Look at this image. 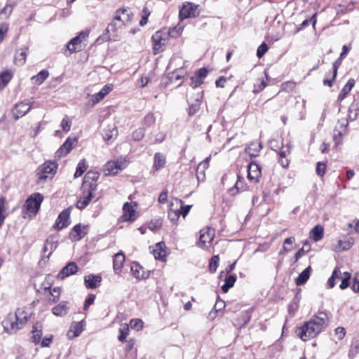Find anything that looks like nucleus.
<instances>
[{
  "mask_svg": "<svg viewBox=\"0 0 359 359\" xmlns=\"http://www.w3.org/2000/svg\"><path fill=\"white\" fill-rule=\"evenodd\" d=\"M329 318L324 311H319L316 315L304 323L302 327L296 330V334L303 341H306L314 338L323 332L328 325Z\"/></svg>",
  "mask_w": 359,
  "mask_h": 359,
  "instance_id": "f257e3e1",
  "label": "nucleus"
},
{
  "mask_svg": "<svg viewBox=\"0 0 359 359\" xmlns=\"http://www.w3.org/2000/svg\"><path fill=\"white\" fill-rule=\"evenodd\" d=\"M43 201V196L40 193L31 194L24 203V219L35 217L39 212L41 203Z\"/></svg>",
  "mask_w": 359,
  "mask_h": 359,
  "instance_id": "f03ea898",
  "label": "nucleus"
},
{
  "mask_svg": "<svg viewBox=\"0 0 359 359\" xmlns=\"http://www.w3.org/2000/svg\"><path fill=\"white\" fill-rule=\"evenodd\" d=\"M57 164L53 161H46L37 169V183L43 184L48 179L51 180L57 170Z\"/></svg>",
  "mask_w": 359,
  "mask_h": 359,
  "instance_id": "7ed1b4c3",
  "label": "nucleus"
},
{
  "mask_svg": "<svg viewBox=\"0 0 359 359\" xmlns=\"http://www.w3.org/2000/svg\"><path fill=\"white\" fill-rule=\"evenodd\" d=\"M97 185L90 182L87 184V181L84 180L82 186L83 194L81 198L76 203L77 208L80 210L84 209L94 198V192L96 190Z\"/></svg>",
  "mask_w": 359,
  "mask_h": 359,
  "instance_id": "20e7f679",
  "label": "nucleus"
},
{
  "mask_svg": "<svg viewBox=\"0 0 359 359\" xmlns=\"http://www.w3.org/2000/svg\"><path fill=\"white\" fill-rule=\"evenodd\" d=\"M22 324L17 313H9L6 319L2 321V326L4 330L8 334L15 333L20 327L19 325Z\"/></svg>",
  "mask_w": 359,
  "mask_h": 359,
  "instance_id": "39448f33",
  "label": "nucleus"
},
{
  "mask_svg": "<svg viewBox=\"0 0 359 359\" xmlns=\"http://www.w3.org/2000/svg\"><path fill=\"white\" fill-rule=\"evenodd\" d=\"M126 167V161L124 158H118L116 161H108L104 167L105 175H115L119 171L123 170Z\"/></svg>",
  "mask_w": 359,
  "mask_h": 359,
  "instance_id": "423d86ee",
  "label": "nucleus"
},
{
  "mask_svg": "<svg viewBox=\"0 0 359 359\" xmlns=\"http://www.w3.org/2000/svg\"><path fill=\"white\" fill-rule=\"evenodd\" d=\"M199 15L198 6L190 2H185L181 6L179 11V17L181 20L196 18Z\"/></svg>",
  "mask_w": 359,
  "mask_h": 359,
  "instance_id": "0eeeda50",
  "label": "nucleus"
},
{
  "mask_svg": "<svg viewBox=\"0 0 359 359\" xmlns=\"http://www.w3.org/2000/svg\"><path fill=\"white\" fill-rule=\"evenodd\" d=\"M167 37L168 36L166 34H163L161 32H157L152 36L154 54H157L163 51V46L165 45Z\"/></svg>",
  "mask_w": 359,
  "mask_h": 359,
  "instance_id": "6e6552de",
  "label": "nucleus"
},
{
  "mask_svg": "<svg viewBox=\"0 0 359 359\" xmlns=\"http://www.w3.org/2000/svg\"><path fill=\"white\" fill-rule=\"evenodd\" d=\"M57 248V241L53 236H49L43 245L42 257L49 259L53 251Z\"/></svg>",
  "mask_w": 359,
  "mask_h": 359,
  "instance_id": "1a4fd4ad",
  "label": "nucleus"
},
{
  "mask_svg": "<svg viewBox=\"0 0 359 359\" xmlns=\"http://www.w3.org/2000/svg\"><path fill=\"white\" fill-rule=\"evenodd\" d=\"M261 167L255 161H252L248 166V178L249 180L257 182L261 177Z\"/></svg>",
  "mask_w": 359,
  "mask_h": 359,
  "instance_id": "9d476101",
  "label": "nucleus"
},
{
  "mask_svg": "<svg viewBox=\"0 0 359 359\" xmlns=\"http://www.w3.org/2000/svg\"><path fill=\"white\" fill-rule=\"evenodd\" d=\"M213 230L210 229H202L200 231V238L198 243V247L205 248L206 244L213 240Z\"/></svg>",
  "mask_w": 359,
  "mask_h": 359,
  "instance_id": "9b49d317",
  "label": "nucleus"
},
{
  "mask_svg": "<svg viewBox=\"0 0 359 359\" xmlns=\"http://www.w3.org/2000/svg\"><path fill=\"white\" fill-rule=\"evenodd\" d=\"M76 141V138L68 137L63 144L56 151L55 155L58 158H61L67 155L72 149V144Z\"/></svg>",
  "mask_w": 359,
  "mask_h": 359,
  "instance_id": "f8f14e48",
  "label": "nucleus"
},
{
  "mask_svg": "<svg viewBox=\"0 0 359 359\" xmlns=\"http://www.w3.org/2000/svg\"><path fill=\"white\" fill-rule=\"evenodd\" d=\"M78 271V266L75 262H71L68 263L57 274V278L64 279L70 275L76 273Z\"/></svg>",
  "mask_w": 359,
  "mask_h": 359,
  "instance_id": "ddd939ff",
  "label": "nucleus"
},
{
  "mask_svg": "<svg viewBox=\"0 0 359 359\" xmlns=\"http://www.w3.org/2000/svg\"><path fill=\"white\" fill-rule=\"evenodd\" d=\"M69 216L70 212L69 209L65 210L62 212H61L56 219L55 227L58 230H61L62 229L67 226L69 225Z\"/></svg>",
  "mask_w": 359,
  "mask_h": 359,
  "instance_id": "4468645a",
  "label": "nucleus"
},
{
  "mask_svg": "<svg viewBox=\"0 0 359 359\" xmlns=\"http://www.w3.org/2000/svg\"><path fill=\"white\" fill-rule=\"evenodd\" d=\"M117 135V129L114 125H108L107 128L103 130L102 133L103 138L107 144H110L114 139L116 137Z\"/></svg>",
  "mask_w": 359,
  "mask_h": 359,
  "instance_id": "2eb2a0df",
  "label": "nucleus"
},
{
  "mask_svg": "<svg viewBox=\"0 0 359 359\" xmlns=\"http://www.w3.org/2000/svg\"><path fill=\"white\" fill-rule=\"evenodd\" d=\"M101 281L102 277L100 275L90 274L84 277V284L88 289L97 287Z\"/></svg>",
  "mask_w": 359,
  "mask_h": 359,
  "instance_id": "dca6fc26",
  "label": "nucleus"
},
{
  "mask_svg": "<svg viewBox=\"0 0 359 359\" xmlns=\"http://www.w3.org/2000/svg\"><path fill=\"white\" fill-rule=\"evenodd\" d=\"M166 164L165 156L160 152H157L154 156V165L152 167V172L158 171L163 168Z\"/></svg>",
  "mask_w": 359,
  "mask_h": 359,
  "instance_id": "f3484780",
  "label": "nucleus"
},
{
  "mask_svg": "<svg viewBox=\"0 0 359 359\" xmlns=\"http://www.w3.org/2000/svg\"><path fill=\"white\" fill-rule=\"evenodd\" d=\"M125 260V255L122 252H119L114 255L113 259V268L115 273H121Z\"/></svg>",
  "mask_w": 359,
  "mask_h": 359,
  "instance_id": "a211bd4d",
  "label": "nucleus"
},
{
  "mask_svg": "<svg viewBox=\"0 0 359 359\" xmlns=\"http://www.w3.org/2000/svg\"><path fill=\"white\" fill-rule=\"evenodd\" d=\"M131 272L135 278L137 279L147 278L149 274L145 272L143 267L137 262H133L130 267Z\"/></svg>",
  "mask_w": 359,
  "mask_h": 359,
  "instance_id": "6ab92c4d",
  "label": "nucleus"
},
{
  "mask_svg": "<svg viewBox=\"0 0 359 359\" xmlns=\"http://www.w3.org/2000/svg\"><path fill=\"white\" fill-rule=\"evenodd\" d=\"M85 226H81V224H76L70 232V237L74 241H79L82 239L86 233L83 232V229H85Z\"/></svg>",
  "mask_w": 359,
  "mask_h": 359,
  "instance_id": "aec40b11",
  "label": "nucleus"
},
{
  "mask_svg": "<svg viewBox=\"0 0 359 359\" xmlns=\"http://www.w3.org/2000/svg\"><path fill=\"white\" fill-rule=\"evenodd\" d=\"M262 148V145L261 142H253L245 147V151L251 157H256L259 155V152Z\"/></svg>",
  "mask_w": 359,
  "mask_h": 359,
  "instance_id": "412c9836",
  "label": "nucleus"
},
{
  "mask_svg": "<svg viewBox=\"0 0 359 359\" xmlns=\"http://www.w3.org/2000/svg\"><path fill=\"white\" fill-rule=\"evenodd\" d=\"M359 113V101L354 99L348 109V120L353 121L357 119Z\"/></svg>",
  "mask_w": 359,
  "mask_h": 359,
  "instance_id": "4be33fe9",
  "label": "nucleus"
},
{
  "mask_svg": "<svg viewBox=\"0 0 359 359\" xmlns=\"http://www.w3.org/2000/svg\"><path fill=\"white\" fill-rule=\"evenodd\" d=\"M123 210L124 212L123 217L125 221H132L135 219V210L130 203L128 202L125 203L123 206Z\"/></svg>",
  "mask_w": 359,
  "mask_h": 359,
  "instance_id": "5701e85b",
  "label": "nucleus"
},
{
  "mask_svg": "<svg viewBox=\"0 0 359 359\" xmlns=\"http://www.w3.org/2000/svg\"><path fill=\"white\" fill-rule=\"evenodd\" d=\"M68 302L63 301L52 309V313L57 316H64L67 313L69 307Z\"/></svg>",
  "mask_w": 359,
  "mask_h": 359,
  "instance_id": "b1692460",
  "label": "nucleus"
},
{
  "mask_svg": "<svg viewBox=\"0 0 359 359\" xmlns=\"http://www.w3.org/2000/svg\"><path fill=\"white\" fill-rule=\"evenodd\" d=\"M311 272V267L309 266L295 278V284L302 285L309 280Z\"/></svg>",
  "mask_w": 359,
  "mask_h": 359,
  "instance_id": "393cba45",
  "label": "nucleus"
},
{
  "mask_svg": "<svg viewBox=\"0 0 359 359\" xmlns=\"http://www.w3.org/2000/svg\"><path fill=\"white\" fill-rule=\"evenodd\" d=\"M355 85V80L353 79H350L347 81L346 84L344 86V88L341 90L337 100L339 102L342 101L346 96L349 93L353 87Z\"/></svg>",
  "mask_w": 359,
  "mask_h": 359,
  "instance_id": "a878e982",
  "label": "nucleus"
},
{
  "mask_svg": "<svg viewBox=\"0 0 359 359\" xmlns=\"http://www.w3.org/2000/svg\"><path fill=\"white\" fill-rule=\"evenodd\" d=\"M202 100L203 95L199 93L197 94L194 102L190 104L188 109V114L189 116H194L200 109Z\"/></svg>",
  "mask_w": 359,
  "mask_h": 359,
  "instance_id": "bb28decb",
  "label": "nucleus"
},
{
  "mask_svg": "<svg viewBox=\"0 0 359 359\" xmlns=\"http://www.w3.org/2000/svg\"><path fill=\"white\" fill-rule=\"evenodd\" d=\"M83 330V321L79 323H73L71 325L70 330L67 332L69 338H74L78 337Z\"/></svg>",
  "mask_w": 359,
  "mask_h": 359,
  "instance_id": "cd10ccee",
  "label": "nucleus"
},
{
  "mask_svg": "<svg viewBox=\"0 0 359 359\" xmlns=\"http://www.w3.org/2000/svg\"><path fill=\"white\" fill-rule=\"evenodd\" d=\"M324 235V229L321 225L315 226L310 232V238L314 241L318 242L320 241Z\"/></svg>",
  "mask_w": 359,
  "mask_h": 359,
  "instance_id": "c85d7f7f",
  "label": "nucleus"
},
{
  "mask_svg": "<svg viewBox=\"0 0 359 359\" xmlns=\"http://www.w3.org/2000/svg\"><path fill=\"white\" fill-rule=\"evenodd\" d=\"M32 341L35 344H38L41 341V338L42 336V325L36 323L33 326V330L32 331Z\"/></svg>",
  "mask_w": 359,
  "mask_h": 359,
  "instance_id": "c756f323",
  "label": "nucleus"
},
{
  "mask_svg": "<svg viewBox=\"0 0 359 359\" xmlns=\"http://www.w3.org/2000/svg\"><path fill=\"white\" fill-rule=\"evenodd\" d=\"M236 280V276L234 274L226 276L224 279V283L222 286V290L226 293L231 287H232Z\"/></svg>",
  "mask_w": 359,
  "mask_h": 359,
  "instance_id": "7c9ffc66",
  "label": "nucleus"
},
{
  "mask_svg": "<svg viewBox=\"0 0 359 359\" xmlns=\"http://www.w3.org/2000/svg\"><path fill=\"white\" fill-rule=\"evenodd\" d=\"M111 90V88L109 86H104V88L100 90L99 93L93 95L92 100L93 103H98L100 101H101L110 92Z\"/></svg>",
  "mask_w": 359,
  "mask_h": 359,
  "instance_id": "2f4dec72",
  "label": "nucleus"
},
{
  "mask_svg": "<svg viewBox=\"0 0 359 359\" xmlns=\"http://www.w3.org/2000/svg\"><path fill=\"white\" fill-rule=\"evenodd\" d=\"M48 71L43 69L37 75L33 76L31 79L34 83L40 85L48 78Z\"/></svg>",
  "mask_w": 359,
  "mask_h": 359,
  "instance_id": "473e14b6",
  "label": "nucleus"
},
{
  "mask_svg": "<svg viewBox=\"0 0 359 359\" xmlns=\"http://www.w3.org/2000/svg\"><path fill=\"white\" fill-rule=\"evenodd\" d=\"M132 13L129 11L128 9H126V8H121V9H118L116 11V13H115V15L114 17V19L113 20H115V21H117V22H122L123 23V21L124 20H123L121 18V15H126L127 16V18L126 20H130V15H131Z\"/></svg>",
  "mask_w": 359,
  "mask_h": 359,
  "instance_id": "72a5a7b5",
  "label": "nucleus"
},
{
  "mask_svg": "<svg viewBox=\"0 0 359 359\" xmlns=\"http://www.w3.org/2000/svg\"><path fill=\"white\" fill-rule=\"evenodd\" d=\"M81 43V40L79 39L78 37L75 36L72 39H71L69 42L67 44V49L69 50L70 53H74L76 50L80 49Z\"/></svg>",
  "mask_w": 359,
  "mask_h": 359,
  "instance_id": "f704fd0d",
  "label": "nucleus"
},
{
  "mask_svg": "<svg viewBox=\"0 0 359 359\" xmlns=\"http://www.w3.org/2000/svg\"><path fill=\"white\" fill-rule=\"evenodd\" d=\"M353 243L350 241H338L337 245L335 246V250L337 252H341L350 249L352 246Z\"/></svg>",
  "mask_w": 359,
  "mask_h": 359,
  "instance_id": "c9c22d12",
  "label": "nucleus"
},
{
  "mask_svg": "<svg viewBox=\"0 0 359 359\" xmlns=\"http://www.w3.org/2000/svg\"><path fill=\"white\" fill-rule=\"evenodd\" d=\"M11 114L15 121L22 117V104L18 103L15 104L13 108L11 109Z\"/></svg>",
  "mask_w": 359,
  "mask_h": 359,
  "instance_id": "e433bc0d",
  "label": "nucleus"
},
{
  "mask_svg": "<svg viewBox=\"0 0 359 359\" xmlns=\"http://www.w3.org/2000/svg\"><path fill=\"white\" fill-rule=\"evenodd\" d=\"M341 271L339 269L335 268L332 271L331 277L327 280V285L330 288H332L335 285L336 279H339Z\"/></svg>",
  "mask_w": 359,
  "mask_h": 359,
  "instance_id": "4c0bfd02",
  "label": "nucleus"
},
{
  "mask_svg": "<svg viewBox=\"0 0 359 359\" xmlns=\"http://www.w3.org/2000/svg\"><path fill=\"white\" fill-rule=\"evenodd\" d=\"M6 199L4 197H0V227L3 224L6 217Z\"/></svg>",
  "mask_w": 359,
  "mask_h": 359,
  "instance_id": "58836bf2",
  "label": "nucleus"
},
{
  "mask_svg": "<svg viewBox=\"0 0 359 359\" xmlns=\"http://www.w3.org/2000/svg\"><path fill=\"white\" fill-rule=\"evenodd\" d=\"M351 278V275L348 272H344L343 273L342 276H341V275H339V279H341L339 287L341 290H344L348 287L349 280H350Z\"/></svg>",
  "mask_w": 359,
  "mask_h": 359,
  "instance_id": "ea45409f",
  "label": "nucleus"
},
{
  "mask_svg": "<svg viewBox=\"0 0 359 359\" xmlns=\"http://www.w3.org/2000/svg\"><path fill=\"white\" fill-rule=\"evenodd\" d=\"M185 72L182 68L176 69L169 76L171 81H178L184 77Z\"/></svg>",
  "mask_w": 359,
  "mask_h": 359,
  "instance_id": "a19ab883",
  "label": "nucleus"
},
{
  "mask_svg": "<svg viewBox=\"0 0 359 359\" xmlns=\"http://www.w3.org/2000/svg\"><path fill=\"white\" fill-rule=\"evenodd\" d=\"M11 79L10 73L6 72L0 74V90L4 88Z\"/></svg>",
  "mask_w": 359,
  "mask_h": 359,
  "instance_id": "79ce46f5",
  "label": "nucleus"
},
{
  "mask_svg": "<svg viewBox=\"0 0 359 359\" xmlns=\"http://www.w3.org/2000/svg\"><path fill=\"white\" fill-rule=\"evenodd\" d=\"M87 167L85 164L84 161H81L76 167V172L74 173V177H81L86 170Z\"/></svg>",
  "mask_w": 359,
  "mask_h": 359,
  "instance_id": "37998d69",
  "label": "nucleus"
},
{
  "mask_svg": "<svg viewBox=\"0 0 359 359\" xmlns=\"http://www.w3.org/2000/svg\"><path fill=\"white\" fill-rule=\"evenodd\" d=\"M313 21V27L315 28L317 20H316V14H313L310 19H306L304 20L302 23L300 25V27L297 29V32L300 31L301 29L306 27L310 22Z\"/></svg>",
  "mask_w": 359,
  "mask_h": 359,
  "instance_id": "c03bdc74",
  "label": "nucleus"
},
{
  "mask_svg": "<svg viewBox=\"0 0 359 359\" xmlns=\"http://www.w3.org/2000/svg\"><path fill=\"white\" fill-rule=\"evenodd\" d=\"M219 258L218 255H214L213 257H212L209 265V271L211 273H214L216 271L217 268L219 265Z\"/></svg>",
  "mask_w": 359,
  "mask_h": 359,
  "instance_id": "a18cd8bd",
  "label": "nucleus"
},
{
  "mask_svg": "<svg viewBox=\"0 0 359 359\" xmlns=\"http://www.w3.org/2000/svg\"><path fill=\"white\" fill-rule=\"evenodd\" d=\"M122 25H123V23L112 20L111 22L108 25L106 31L107 32H115L118 29L121 28Z\"/></svg>",
  "mask_w": 359,
  "mask_h": 359,
  "instance_id": "49530a36",
  "label": "nucleus"
},
{
  "mask_svg": "<svg viewBox=\"0 0 359 359\" xmlns=\"http://www.w3.org/2000/svg\"><path fill=\"white\" fill-rule=\"evenodd\" d=\"M242 180H243V177H241L240 175H237V182H236L235 186L233 188L230 189V190H229L231 195L236 194L238 192L239 189H243Z\"/></svg>",
  "mask_w": 359,
  "mask_h": 359,
  "instance_id": "de8ad7c7",
  "label": "nucleus"
},
{
  "mask_svg": "<svg viewBox=\"0 0 359 359\" xmlns=\"http://www.w3.org/2000/svg\"><path fill=\"white\" fill-rule=\"evenodd\" d=\"M129 327L127 325H123L119 329L120 335L118 336L119 341L123 342L126 340V337L128 335Z\"/></svg>",
  "mask_w": 359,
  "mask_h": 359,
  "instance_id": "09e8293b",
  "label": "nucleus"
},
{
  "mask_svg": "<svg viewBox=\"0 0 359 359\" xmlns=\"http://www.w3.org/2000/svg\"><path fill=\"white\" fill-rule=\"evenodd\" d=\"M359 354V342L353 344L348 351V357L353 358Z\"/></svg>",
  "mask_w": 359,
  "mask_h": 359,
  "instance_id": "8fccbe9b",
  "label": "nucleus"
},
{
  "mask_svg": "<svg viewBox=\"0 0 359 359\" xmlns=\"http://www.w3.org/2000/svg\"><path fill=\"white\" fill-rule=\"evenodd\" d=\"M162 226V221L160 219H152L148 224V227L151 231L159 229Z\"/></svg>",
  "mask_w": 359,
  "mask_h": 359,
  "instance_id": "3c124183",
  "label": "nucleus"
},
{
  "mask_svg": "<svg viewBox=\"0 0 359 359\" xmlns=\"http://www.w3.org/2000/svg\"><path fill=\"white\" fill-rule=\"evenodd\" d=\"M179 202L181 204V208L180 210H177V211L180 215H182L183 217H185L189 212L191 205H183V201L180 199L179 200Z\"/></svg>",
  "mask_w": 359,
  "mask_h": 359,
  "instance_id": "603ef678",
  "label": "nucleus"
},
{
  "mask_svg": "<svg viewBox=\"0 0 359 359\" xmlns=\"http://www.w3.org/2000/svg\"><path fill=\"white\" fill-rule=\"evenodd\" d=\"M144 136V129L143 128H139L135 130L132 135L133 139L136 141L142 140Z\"/></svg>",
  "mask_w": 359,
  "mask_h": 359,
  "instance_id": "864d4df0",
  "label": "nucleus"
},
{
  "mask_svg": "<svg viewBox=\"0 0 359 359\" xmlns=\"http://www.w3.org/2000/svg\"><path fill=\"white\" fill-rule=\"evenodd\" d=\"M12 12V6L6 5L0 11V18L6 19Z\"/></svg>",
  "mask_w": 359,
  "mask_h": 359,
  "instance_id": "5fc2aeb1",
  "label": "nucleus"
},
{
  "mask_svg": "<svg viewBox=\"0 0 359 359\" xmlns=\"http://www.w3.org/2000/svg\"><path fill=\"white\" fill-rule=\"evenodd\" d=\"M269 48L266 43L263 42L257 48V56L259 58L262 57L267 52Z\"/></svg>",
  "mask_w": 359,
  "mask_h": 359,
  "instance_id": "6e6d98bb",
  "label": "nucleus"
},
{
  "mask_svg": "<svg viewBox=\"0 0 359 359\" xmlns=\"http://www.w3.org/2000/svg\"><path fill=\"white\" fill-rule=\"evenodd\" d=\"M153 254L156 259L160 260H164L166 257V252L164 249H154Z\"/></svg>",
  "mask_w": 359,
  "mask_h": 359,
  "instance_id": "4d7b16f0",
  "label": "nucleus"
},
{
  "mask_svg": "<svg viewBox=\"0 0 359 359\" xmlns=\"http://www.w3.org/2000/svg\"><path fill=\"white\" fill-rule=\"evenodd\" d=\"M325 170H326L325 163H324L323 162H318L317 165H316V174L318 176L323 177L325 173Z\"/></svg>",
  "mask_w": 359,
  "mask_h": 359,
  "instance_id": "13d9d810",
  "label": "nucleus"
},
{
  "mask_svg": "<svg viewBox=\"0 0 359 359\" xmlns=\"http://www.w3.org/2000/svg\"><path fill=\"white\" fill-rule=\"evenodd\" d=\"M343 59H344L343 57H341L339 56V58L337 59L336 61L333 63V65H332V70H333L332 79H335V78L337 77L338 68L341 65Z\"/></svg>",
  "mask_w": 359,
  "mask_h": 359,
  "instance_id": "bf43d9fd",
  "label": "nucleus"
},
{
  "mask_svg": "<svg viewBox=\"0 0 359 359\" xmlns=\"http://www.w3.org/2000/svg\"><path fill=\"white\" fill-rule=\"evenodd\" d=\"M143 323L140 319H133L130 320V326L131 328L135 330H140L142 328Z\"/></svg>",
  "mask_w": 359,
  "mask_h": 359,
  "instance_id": "052dcab7",
  "label": "nucleus"
},
{
  "mask_svg": "<svg viewBox=\"0 0 359 359\" xmlns=\"http://www.w3.org/2000/svg\"><path fill=\"white\" fill-rule=\"evenodd\" d=\"M95 299V295L93 294H90L85 300L83 309L84 310H87L88 307L92 305Z\"/></svg>",
  "mask_w": 359,
  "mask_h": 359,
  "instance_id": "680f3d73",
  "label": "nucleus"
},
{
  "mask_svg": "<svg viewBox=\"0 0 359 359\" xmlns=\"http://www.w3.org/2000/svg\"><path fill=\"white\" fill-rule=\"evenodd\" d=\"M208 73V70L205 67H203L197 70L194 76L203 81V79L207 76Z\"/></svg>",
  "mask_w": 359,
  "mask_h": 359,
  "instance_id": "e2e57ef3",
  "label": "nucleus"
},
{
  "mask_svg": "<svg viewBox=\"0 0 359 359\" xmlns=\"http://www.w3.org/2000/svg\"><path fill=\"white\" fill-rule=\"evenodd\" d=\"M71 125V121L69 120V118L67 116L63 118L61 123V127L64 131L68 132L70 130Z\"/></svg>",
  "mask_w": 359,
  "mask_h": 359,
  "instance_id": "0e129e2a",
  "label": "nucleus"
},
{
  "mask_svg": "<svg viewBox=\"0 0 359 359\" xmlns=\"http://www.w3.org/2000/svg\"><path fill=\"white\" fill-rule=\"evenodd\" d=\"M334 334L339 340H341L346 334L345 329L343 327H338L334 330Z\"/></svg>",
  "mask_w": 359,
  "mask_h": 359,
  "instance_id": "69168bd1",
  "label": "nucleus"
},
{
  "mask_svg": "<svg viewBox=\"0 0 359 359\" xmlns=\"http://www.w3.org/2000/svg\"><path fill=\"white\" fill-rule=\"evenodd\" d=\"M190 79H191L190 86L194 88H197L198 86H201L203 83V80L199 79L196 76H191Z\"/></svg>",
  "mask_w": 359,
  "mask_h": 359,
  "instance_id": "338daca9",
  "label": "nucleus"
},
{
  "mask_svg": "<svg viewBox=\"0 0 359 359\" xmlns=\"http://www.w3.org/2000/svg\"><path fill=\"white\" fill-rule=\"evenodd\" d=\"M155 123V118L153 114H149L144 118V124L150 126Z\"/></svg>",
  "mask_w": 359,
  "mask_h": 359,
  "instance_id": "774afa93",
  "label": "nucleus"
}]
</instances>
